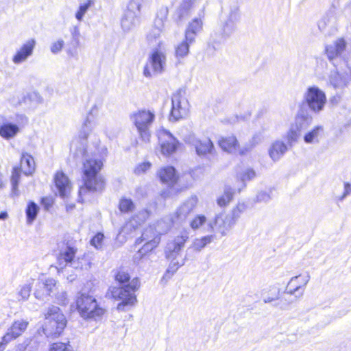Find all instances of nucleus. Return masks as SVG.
<instances>
[{
  "instance_id": "nucleus-18",
  "label": "nucleus",
  "mask_w": 351,
  "mask_h": 351,
  "mask_svg": "<svg viewBox=\"0 0 351 351\" xmlns=\"http://www.w3.org/2000/svg\"><path fill=\"white\" fill-rule=\"evenodd\" d=\"M36 45V41L34 38L27 40L16 51L15 54L12 57V62L15 64H20L25 62L30 56H32Z\"/></svg>"
},
{
  "instance_id": "nucleus-59",
  "label": "nucleus",
  "mask_w": 351,
  "mask_h": 351,
  "mask_svg": "<svg viewBox=\"0 0 351 351\" xmlns=\"http://www.w3.org/2000/svg\"><path fill=\"white\" fill-rule=\"evenodd\" d=\"M293 302V300H287L286 299H280V302L276 303L274 306L276 307L279 306L280 309H287L289 305Z\"/></svg>"
},
{
  "instance_id": "nucleus-55",
  "label": "nucleus",
  "mask_w": 351,
  "mask_h": 351,
  "mask_svg": "<svg viewBox=\"0 0 351 351\" xmlns=\"http://www.w3.org/2000/svg\"><path fill=\"white\" fill-rule=\"evenodd\" d=\"M151 167V163L149 162H145L140 164L134 169V173L136 175H141L146 172Z\"/></svg>"
},
{
  "instance_id": "nucleus-5",
  "label": "nucleus",
  "mask_w": 351,
  "mask_h": 351,
  "mask_svg": "<svg viewBox=\"0 0 351 351\" xmlns=\"http://www.w3.org/2000/svg\"><path fill=\"white\" fill-rule=\"evenodd\" d=\"M77 310L84 319H97L105 313L95 298L86 293H80L76 299Z\"/></svg>"
},
{
  "instance_id": "nucleus-8",
  "label": "nucleus",
  "mask_w": 351,
  "mask_h": 351,
  "mask_svg": "<svg viewBox=\"0 0 351 351\" xmlns=\"http://www.w3.org/2000/svg\"><path fill=\"white\" fill-rule=\"evenodd\" d=\"M304 102L311 112L317 114L324 109L326 96L317 86H309L304 95Z\"/></svg>"
},
{
  "instance_id": "nucleus-40",
  "label": "nucleus",
  "mask_w": 351,
  "mask_h": 351,
  "mask_svg": "<svg viewBox=\"0 0 351 351\" xmlns=\"http://www.w3.org/2000/svg\"><path fill=\"white\" fill-rule=\"evenodd\" d=\"M234 191L230 186H225L223 194L217 198V204L219 206H226L233 198Z\"/></svg>"
},
{
  "instance_id": "nucleus-12",
  "label": "nucleus",
  "mask_w": 351,
  "mask_h": 351,
  "mask_svg": "<svg viewBox=\"0 0 351 351\" xmlns=\"http://www.w3.org/2000/svg\"><path fill=\"white\" fill-rule=\"evenodd\" d=\"M28 324V322L23 319L14 321L1 339L0 351H3L9 342L21 336L27 329Z\"/></svg>"
},
{
  "instance_id": "nucleus-35",
  "label": "nucleus",
  "mask_w": 351,
  "mask_h": 351,
  "mask_svg": "<svg viewBox=\"0 0 351 351\" xmlns=\"http://www.w3.org/2000/svg\"><path fill=\"white\" fill-rule=\"evenodd\" d=\"M193 5V0H182L178 10V21H182L186 19L191 12Z\"/></svg>"
},
{
  "instance_id": "nucleus-51",
  "label": "nucleus",
  "mask_w": 351,
  "mask_h": 351,
  "mask_svg": "<svg viewBox=\"0 0 351 351\" xmlns=\"http://www.w3.org/2000/svg\"><path fill=\"white\" fill-rule=\"evenodd\" d=\"M134 208V203L130 199L123 198L120 200L119 209L121 212L132 211Z\"/></svg>"
},
{
  "instance_id": "nucleus-61",
  "label": "nucleus",
  "mask_w": 351,
  "mask_h": 351,
  "mask_svg": "<svg viewBox=\"0 0 351 351\" xmlns=\"http://www.w3.org/2000/svg\"><path fill=\"white\" fill-rule=\"evenodd\" d=\"M53 297H56L57 299V301L59 304H65L66 300V293L64 291H62L61 293H59L58 290L57 291V295H53Z\"/></svg>"
},
{
  "instance_id": "nucleus-38",
  "label": "nucleus",
  "mask_w": 351,
  "mask_h": 351,
  "mask_svg": "<svg viewBox=\"0 0 351 351\" xmlns=\"http://www.w3.org/2000/svg\"><path fill=\"white\" fill-rule=\"evenodd\" d=\"M39 206L33 201H30L25 209L27 223L32 224L37 217L39 212Z\"/></svg>"
},
{
  "instance_id": "nucleus-30",
  "label": "nucleus",
  "mask_w": 351,
  "mask_h": 351,
  "mask_svg": "<svg viewBox=\"0 0 351 351\" xmlns=\"http://www.w3.org/2000/svg\"><path fill=\"white\" fill-rule=\"evenodd\" d=\"M21 167L19 166H14L12 168L10 176V184H11V193L10 197L12 198L19 197L20 195V191L19 190V184L21 177Z\"/></svg>"
},
{
  "instance_id": "nucleus-9",
  "label": "nucleus",
  "mask_w": 351,
  "mask_h": 351,
  "mask_svg": "<svg viewBox=\"0 0 351 351\" xmlns=\"http://www.w3.org/2000/svg\"><path fill=\"white\" fill-rule=\"evenodd\" d=\"M154 118L155 115L153 112L145 110H140L133 115L134 123L141 138L144 142H148L149 141V127L154 121Z\"/></svg>"
},
{
  "instance_id": "nucleus-48",
  "label": "nucleus",
  "mask_w": 351,
  "mask_h": 351,
  "mask_svg": "<svg viewBox=\"0 0 351 351\" xmlns=\"http://www.w3.org/2000/svg\"><path fill=\"white\" fill-rule=\"evenodd\" d=\"M49 351H73V348L68 341L67 343L64 342H56L51 345Z\"/></svg>"
},
{
  "instance_id": "nucleus-27",
  "label": "nucleus",
  "mask_w": 351,
  "mask_h": 351,
  "mask_svg": "<svg viewBox=\"0 0 351 351\" xmlns=\"http://www.w3.org/2000/svg\"><path fill=\"white\" fill-rule=\"evenodd\" d=\"M227 39L228 38L224 36L220 29L213 32L208 41L207 52L210 55H214L219 46Z\"/></svg>"
},
{
  "instance_id": "nucleus-36",
  "label": "nucleus",
  "mask_w": 351,
  "mask_h": 351,
  "mask_svg": "<svg viewBox=\"0 0 351 351\" xmlns=\"http://www.w3.org/2000/svg\"><path fill=\"white\" fill-rule=\"evenodd\" d=\"M324 128L321 125L314 127L304 136V141L306 143H319V138L322 134Z\"/></svg>"
},
{
  "instance_id": "nucleus-62",
  "label": "nucleus",
  "mask_w": 351,
  "mask_h": 351,
  "mask_svg": "<svg viewBox=\"0 0 351 351\" xmlns=\"http://www.w3.org/2000/svg\"><path fill=\"white\" fill-rule=\"evenodd\" d=\"M41 204L45 209L48 210L53 204V199L51 197H44L41 199Z\"/></svg>"
},
{
  "instance_id": "nucleus-24",
  "label": "nucleus",
  "mask_w": 351,
  "mask_h": 351,
  "mask_svg": "<svg viewBox=\"0 0 351 351\" xmlns=\"http://www.w3.org/2000/svg\"><path fill=\"white\" fill-rule=\"evenodd\" d=\"M157 175L162 183L173 186L178 181L176 169L172 166H167L158 170Z\"/></svg>"
},
{
  "instance_id": "nucleus-10",
  "label": "nucleus",
  "mask_w": 351,
  "mask_h": 351,
  "mask_svg": "<svg viewBox=\"0 0 351 351\" xmlns=\"http://www.w3.org/2000/svg\"><path fill=\"white\" fill-rule=\"evenodd\" d=\"M149 65L152 69V73L154 74H160L163 73L166 65V56L165 53L156 49L150 54L148 62L143 69V75L146 77H151L152 76Z\"/></svg>"
},
{
  "instance_id": "nucleus-4",
  "label": "nucleus",
  "mask_w": 351,
  "mask_h": 351,
  "mask_svg": "<svg viewBox=\"0 0 351 351\" xmlns=\"http://www.w3.org/2000/svg\"><path fill=\"white\" fill-rule=\"evenodd\" d=\"M43 332L47 337H59L67 324V320L62 310L56 306H49L44 313Z\"/></svg>"
},
{
  "instance_id": "nucleus-41",
  "label": "nucleus",
  "mask_w": 351,
  "mask_h": 351,
  "mask_svg": "<svg viewBox=\"0 0 351 351\" xmlns=\"http://www.w3.org/2000/svg\"><path fill=\"white\" fill-rule=\"evenodd\" d=\"M193 43H189V41L186 40V37L184 38V40L180 43L178 46L176 47V56L178 59L184 58L189 53V48L191 45H192Z\"/></svg>"
},
{
  "instance_id": "nucleus-29",
  "label": "nucleus",
  "mask_w": 351,
  "mask_h": 351,
  "mask_svg": "<svg viewBox=\"0 0 351 351\" xmlns=\"http://www.w3.org/2000/svg\"><path fill=\"white\" fill-rule=\"evenodd\" d=\"M165 223L162 221H158L156 225L153 226H149L142 233V235L140 238H138L136 240L135 244L140 245L143 241H147L152 239L154 237V234H158L160 233V236L165 232L167 230L160 231L159 230V228L160 226L163 225Z\"/></svg>"
},
{
  "instance_id": "nucleus-7",
  "label": "nucleus",
  "mask_w": 351,
  "mask_h": 351,
  "mask_svg": "<svg viewBox=\"0 0 351 351\" xmlns=\"http://www.w3.org/2000/svg\"><path fill=\"white\" fill-rule=\"evenodd\" d=\"M141 0H131L121 19L124 32H130L140 23Z\"/></svg>"
},
{
  "instance_id": "nucleus-34",
  "label": "nucleus",
  "mask_w": 351,
  "mask_h": 351,
  "mask_svg": "<svg viewBox=\"0 0 351 351\" xmlns=\"http://www.w3.org/2000/svg\"><path fill=\"white\" fill-rule=\"evenodd\" d=\"M219 145L222 149L228 152H232L238 146V141L235 136L223 137L219 140Z\"/></svg>"
},
{
  "instance_id": "nucleus-57",
  "label": "nucleus",
  "mask_w": 351,
  "mask_h": 351,
  "mask_svg": "<svg viewBox=\"0 0 351 351\" xmlns=\"http://www.w3.org/2000/svg\"><path fill=\"white\" fill-rule=\"evenodd\" d=\"M256 202H267L271 199L270 195L265 191H261L256 195Z\"/></svg>"
},
{
  "instance_id": "nucleus-32",
  "label": "nucleus",
  "mask_w": 351,
  "mask_h": 351,
  "mask_svg": "<svg viewBox=\"0 0 351 351\" xmlns=\"http://www.w3.org/2000/svg\"><path fill=\"white\" fill-rule=\"evenodd\" d=\"M287 145L282 141H276L271 145L269 155L274 161H278L287 151Z\"/></svg>"
},
{
  "instance_id": "nucleus-46",
  "label": "nucleus",
  "mask_w": 351,
  "mask_h": 351,
  "mask_svg": "<svg viewBox=\"0 0 351 351\" xmlns=\"http://www.w3.org/2000/svg\"><path fill=\"white\" fill-rule=\"evenodd\" d=\"M256 176V174L255 171L251 168L247 169L243 173L238 175V178L241 180V182L242 189L245 187V182L247 181L252 180L254 178H255Z\"/></svg>"
},
{
  "instance_id": "nucleus-14",
  "label": "nucleus",
  "mask_w": 351,
  "mask_h": 351,
  "mask_svg": "<svg viewBox=\"0 0 351 351\" xmlns=\"http://www.w3.org/2000/svg\"><path fill=\"white\" fill-rule=\"evenodd\" d=\"M188 239V234L184 233L176 237L172 241L168 242L165 248V258L167 259L178 260L177 258L180 254Z\"/></svg>"
},
{
  "instance_id": "nucleus-45",
  "label": "nucleus",
  "mask_w": 351,
  "mask_h": 351,
  "mask_svg": "<svg viewBox=\"0 0 351 351\" xmlns=\"http://www.w3.org/2000/svg\"><path fill=\"white\" fill-rule=\"evenodd\" d=\"M168 13L169 10L167 7H161L157 12L154 21L155 25L164 27V22L167 20Z\"/></svg>"
},
{
  "instance_id": "nucleus-23",
  "label": "nucleus",
  "mask_w": 351,
  "mask_h": 351,
  "mask_svg": "<svg viewBox=\"0 0 351 351\" xmlns=\"http://www.w3.org/2000/svg\"><path fill=\"white\" fill-rule=\"evenodd\" d=\"M214 238V235H207L200 239H195L192 245L186 250L185 259L192 258L195 252H200L208 244L210 243Z\"/></svg>"
},
{
  "instance_id": "nucleus-63",
  "label": "nucleus",
  "mask_w": 351,
  "mask_h": 351,
  "mask_svg": "<svg viewBox=\"0 0 351 351\" xmlns=\"http://www.w3.org/2000/svg\"><path fill=\"white\" fill-rule=\"evenodd\" d=\"M16 120L18 123L25 124L28 122V119L25 114H17L16 115Z\"/></svg>"
},
{
  "instance_id": "nucleus-47",
  "label": "nucleus",
  "mask_w": 351,
  "mask_h": 351,
  "mask_svg": "<svg viewBox=\"0 0 351 351\" xmlns=\"http://www.w3.org/2000/svg\"><path fill=\"white\" fill-rule=\"evenodd\" d=\"M258 138L254 136L245 145L239 149V154L241 156L245 155L250 152L258 143Z\"/></svg>"
},
{
  "instance_id": "nucleus-44",
  "label": "nucleus",
  "mask_w": 351,
  "mask_h": 351,
  "mask_svg": "<svg viewBox=\"0 0 351 351\" xmlns=\"http://www.w3.org/2000/svg\"><path fill=\"white\" fill-rule=\"evenodd\" d=\"M300 133L301 132L291 125L286 135V140L289 147H292L298 141Z\"/></svg>"
},
{
  "instance_id": "nucleus-52",
  "label": "nucleus",
  "mask_w": 351,
  "mask_h": 351,
  "mask_svg": "<svg viewBox=\"0 0 351 351\" xmlns=\"http://www.w3.org/2000/svg\"><path fill=\"white\" fill-rule=\"evenodd\" d=\"M206 221V217L203 215H197L190 223L193 230H197Z\"/></svg>"
},
{
  "instance_id": "nucleus-42",
  "label": "nucleus",
  "mask_w": 351,
  "mask_h": 351,
  "mask_svg": "<svg viewBox=\"0 0 351 351\" xmlns=\"http://www.w3.org/2000/svg\"><path fill=\"white\" fill-rule=\"evenodd\" d=\"M246 205L244 203H239L227 216L231 220L234 226L240 218L241 215L246 210Z\"/></svg>"
},
{
  "instance_id": "nucleus-49",
  "label": "nucleus",
  "mask_w": 351,
  "mask_h": 351,
  "mask_svg": "<svg viewBox=\"0 0 351 351\" xmlns=\"http://www.w3.org/2000/svg\"><path fill=\"white\" fill-rule=\"evenodd\" d=\"M91 130H92L91 122L89 120V118L86 117V119H85V121L83 123L82 130L80 133V135H79L80 138L82 141H86Z\"/></svg>"
},
{
  "instance_id": "nucleus-56",
  "label": "nucleus",
  "mask_w": 351,
  "mask_h": 351,
  "mask_svg": "<svg viewBox=\"0 0 351 351\" xmlns=\"http://www.w3.org/2000/svg\"><path fill=\"white\" fill-rule=\"evenodd\" d=\"M31 292V287L28 285L23 286L19 292V295L21 297V299L26 300L28 299Z\"/></svg>"
},
{
  "instance_id": "nucleus-43",
  "label": "nucleus",
  "mask_w": 351,
  "mask_h": 351,
  "mask_svg": "<svg viewBox=\"0 0 351 351\" xmlns=\"http://www.w3.org/2000/svg\"><path fill=\"white\" fill-rule=\"evenodd\" d=\"M93 4V0H86L84 3H81L75 15L76 19L78 21H82L86 12Z\"/></svg>"
},
{
  "instance_id": "nucleus-54",
  "label": "nucleus",
  "mask_w": 351,
  "mask_h": 351,
  "mask_svg": "<svg viewBox=\"0 0 351 351\" xmlns=\"http://www.w3.org/2000/svg\"><path fill=\"white\" fill-rule=\"evenodd\" d=\"M104 237V236L102 233H97L90 240V244L97 249L100 248Z\"/></svg>"
},
{
  "instance_id": "nucleus-13",
  "label": "nucleus",
  "mask_w": 351,
  "mask_h": 351,
  "mask_svg": "<svg viewBox=\"0 0 351 351\" xmlns=\"http://www.w3.org/2000/svg\"><path fill=\"white\" fill-rule=\"evenodd\" d=\"M239 20V8L236 5L230 7L229 13L226 18L221 20L220 30L225 37L229 38L236 29V24Z\"/></svg>"
},
{
  "instance_id": "nucleus-64",
  "label": "nucleus",
  "mask_w": 351,
  "mask_h": 351,
  "mask_svg": "<svg viewBox=\"0 0 351 351\" xmlns=\"http://www.w3.org/2000/svg\"><path fill=\"white\" fill-rule=\"evenodd\" d=\"M280 289H278L277 294L274 297H267L263 300L264 303H269L280 298Z\"/></svg>"
},
{
  "instance_id": "nucleus-1",
  "label": "nucleus",
  "mask_w": 351,
  "mask_h": 351,
  "mask_svg": "<svg viewBox=\"0 0 351 351\" xmlns=\"http://www.w3.org/2000/svg\"><path fill=\"white\" fill-rule=\"evenodd\" d=\"M346 48L343 38H339L334 44L326 47L327 58L335 68L329 75L330 84L335 88H344L351 82V62L342 56Z\"/></svg>"
},
{
  "instance_id": "nucleus-53",
  "label": "nucleus",
  "mask_w": 351,
  "mask_h": 351,
  "mask_svg": "<svg viewBox=\"0 0 351 351\" xmlns=\"http://www.w3.org/2000/svg\"><path fill=\"white\" fill-rule=\"evenodd\" d=\"M64 42L62 39L51 44L50 49L52 53L57 54L60 52L64 47Z\"/></svg>"
},
{
  "instance_id": "nucleus-28",
  "label": "nucleus",
  "mask_w": 351,
  "mask_h": 351,
  "mask_svg": "<svg viewBox=\"0 0 351 351\" xmlns=\"http://www.w3.org/2000/svg\"><path fill=\"white\" fill-rule=\"evenodd\" d=\"M43 102V98L37 92L29 93L27 95H23L19 99L18 105H25L27 108H34L38 104Z\"/></svg>"
},
{
  "instance_id": "nucleus-39",
  "label": "nucleus",
  "mask_w": 351,
  "mask_h": 351,
  "mask_svg": "<svg viewBox=\"0 0 351 351\" xmlns=\"http://www.w3.org/2000/svg\"><path fill=\"white\" fill-rule=\"evenodd\" d=\"M38 348L39 343L36 339H26L16 346V351H38Z\"/></svg>"
},
{
  "instance_id": "nucleus-2",
  "label": "nucleus",
  "mask_w": 351,
  "mask_h": 351,
  "mask_svg": "<svg viewBox=\"0 0 351 351\" xmlns=\"http://www.w3.org/2000/svg\"><path fill=\"white\" fill-rule=\"evenodd\" d=\"M115 280L119 287H110L108 289L112 298L121 302L117 305V310L125 311L126 306H133L137 302L135 292L139 289L141 283L138 278L131 281L129 274L120 269L114 274Z\"/></svg>"
},
{
  "instance_id": "nucleus-60",
  "label": "nucleus",
  "mask_w": 351,
  "mask_h": 351,
  "mask_svg": "<svg viewBox=\"0 0 351 351\" xmlns=\"http://www.w3.org/2000/svg\"><path fill=\"white\" fill-rule=\"evenodd\" d=\"M351 193V184L348 182L344 183V192L343 195L339 197V199L343 201L348 195Z\"/></svg>"
},
{
  "instance_id": "nucleus-20",
  "label": "nucleus",
  "mask_w": 351,
  "mask_h": 351,
  "mask_svg": "<svg viewBox=\"0 0 351 351\" xmlns=\"http://www.w3.org/2000/svg\"><path fill=\"white\" fill-rule=\"evenodd\" d=\"M160 242V233L158 234H154L152 239L145 241V243L143 245V247L138 250L134 256V261L136 263L139 264V262L141 260H143L146 258L147 254L155 249L158 245Z\"/></svg>"
},
{
  "instance_id": "nucleus-16",
  "label": "nucleus",
  "mask_w": 351,
  "mask_h": 351,
  "mask_svg": "<svg viewBox=\"0 0 351 351\" xmlns=\"http://www.w3.org/2000/svg\"><path fill=\"white\" fill-rule=\"evenodd\" d=\"M76 252L75 247L66 246L58 257V265L62 268L69 265L75 269H82V264L80 262V258L75 259Z\"/></svg>"
},
{
  "instance_id": "nucleus-26",
  "label": "nucleus",
  "mask_w": 351,
  "mask_h": 351,
  "mask_svg": "<svg viewBox=\"0 0 351 351\" xmlns=\"http://www.w3.org/2000/svg\"><path fill=\"white\" fill-rule=\"evenodd\" d=\"M202 21L201 18H195L189 23L186 31L185 37L189 43H195L196 36L202 29Z\"/></svg>"
},
{
  "instance_id": "nucleus-17",
  "label": "nucleus",
  "mask_w": 351,
  "mask_h": 351,
  "mask_svg": "<svg viewBox=\"0 0 351 351\" xmlns=\"http://www.w3.org/2000/svg\"><path fill=\"white\" fill-rule=\"evenodd\" d=\"M58 285L53 278L46 279L45 282H39L38 289L34 293L37 299L44 300L47 296L53 297L57 295Z\"/></svg>"
},
{
  "instance_id": "nucleus-37",
  "label": "nucleus",
  "mask_w": 351,
  "mask_h": 351,
  "mask_svg": "<svg viewBox=\"0 0 351 351\" xmlns=\"http://www.w3.org/2000/svg\"><path fill=\"white\" fill-rule=\"evenodd\" d=\"M168 260L170 261V263L163 276V278H165V279L171 278L174 275V274L178 271V269L180 267H182L184 265L185 261L187 259H185V256H184L181 260V261H179L178 260H175V259H168Z\"/></svg>"
},
{
  "instance_id": "nucleus-11",
  "label": "nucleus",
  "mask_w": 351,
  "mask_h": 351,
  "mask_svg": "<svg viewBox=\"0 0 351 351\" xmlns=\"http://www.w3.org/2000/svg\"><path fill=\"white\" fill-rule=\"evenodd\" d=\"M158 141L161 153L169 156L176 152L180 144L178 140L168 130L162 129L158 132Z\"/></svg>"
},
{
  "instance_id": "nucleus-58",
  "label": "nucleus",
  "mask_w": 351,
  "mask_h": 351,
  "mask_svg": "<svg viewBox=\"0 0 351 351\" xmlns=\"http://www.w3.org/2000/svg\"><path fill=\"white\" fill-rule=\"evenodd\" d=\"M72 35V42L73 43V45L77 47L80 44V31L77 27H73L71 31Z\"/></svg>"
},
{
  "instance_id": "nucleus-15",
  "label": "nucleus",
  "mask_w": 351,
  "mask_h": 351,
  "mask_svg": "<svg viewBox=\"0 0 351 351\" xmlns=\"http://www.w3.org/2000/svg\"><path fill=\"white\" fill-rule=\"evenodd\" d=\"M186 143L194 147L195 152L199 156H204L208 154H212L214 150V145L209 138L200 140L193 134H190L186 137Z\"/></svg>"
},
{
  "instance_id": "nucleus-31",
  "label": "nucleus",
  "mask_w": 351,
  "mask_h": 351,
  "mask_svg": "<svg viewBox=\"0 0 351 351\" xmlns=\"http://www.w3.org/2000/svg\"><path fill=\"white\" fill-rule=\"evenodd\" d=\"M21 170L25 176H31L35 171V162L34 158L29 154H23L21 158Z\"/></svg>"
},
{
  "instance_id": "nucleus-22",
  "label": "nucleus",
  "mask_w": 351,
  "mask_h": 351,
  "mask_svg": "<svg viewBox=\"0 0 351 351\" xmlns=\"http://www.w3.org/2000/svg\"><path fill=\"white\" fill-rule=\"evenodd\" d=\"M210 226L213 230L215 228L222 235H226L227 232L234 226V224L227 215L220 213L216 215L214 222L210 223Z\"/></svg>"
},
{
  "instance_id": "nucleus-33",
  "label": "nucleus",
  "mask_w": 351,
  "mask_h": 351,
  "mask_svg": "<svg viewBox=\"0 0 351 351\" xmlns=\"http://www.w3.org/2000/svg\"><path fill=\"white\" fill-rule=\"evenodd\" d=\"M19 132L18 125L10 122H4L0 125V136L6 140L14 138Z\"/></svg>"
},
{
  "instance_id": "nucleus-50",
  "label": "nucleus",
  "mask_w": 351,
  "mask_h": 351,
  "mask_svg": "<svg viewBox=\"0 0 351 351\" xmlns=\"http://www.w3.org/2000/svg\"><path fill=\"white\" fill-rule=\"evenodd\" d=\"M163 27H158L154 24L153 28L151 29V31L147 36L148 41L152 43L154 40H156V39L160 37V35L162 31Z\"/></svg>"
},
{
  "instance_id": "nucleus-6",
  "label": "nucleus",
  "mask_w": 351,
  "mask_h": 351,
  "mask_svg": "<svg viewBox=\"0 0 351 351\" xmlns=\"http://www.w3.org/2000/svg\"><path fill=\"white\" fill-rule=\"evenodd\" d=\"M186 90L180 88L171 97V110L169 121H176L186 117L189 104L185 97Z\"/></svg>"
},
{
  "instance_id": "nucleus-21",
  "label": "nucleus",
  "mask_w": 351,
  "mask_h": 351,
  "mask_svg": "<svg viewBox=\"0 0 351 351\" xmlns=\"http://www.w3.org/2000/svg\"><path fill=\"white\" fill-rule=\"evenodd\" d=\"M313 121V117L303 106L299 109L295 117V124L292 126L300 132L306 130Z\"/></svg>"
},
{
  "instance_id": "nucleus-25",
  "label": "nucleus",
  "mask_w": 351,
  "mask_h": 351,
  "mask_svg": "<svg viewBox=\"0 0 351 351\" xmlns=\"http://www.w3.org/2000/svg\"><path fill=\"white\" fill-rule=\"evenodd\" d=\"M198 202L196 195H191L186 199L177 210L176 215L178 219L184 220L187 216L192 212L196 206Z\"/></svg>"
},
{
  "instance_id": "nucleus-3",
  "label": "nucleus",
  "mask_w": 351,
  "mask_h": 351,
  "mask_svg": "<svg viewBox=\"0 0 351 351\" xmlns=\"http://www.w3.org/2000/svg\"><path fill=\"white\" fill-rule=\"evenodd\" d=\"M82 155L85 158L83 163V182L80 188L79 196L88 192H101L105 187L104 178L99 174L103 163L100 160L88 158L86 148H83Z\"/></svg>"
},
{
  "instance_id": "nucleus-19",
  "label": "nucleus",
  "mask_w": 351,
  "mask_h": 351,
  "mask_svg": "<svg viewBox=\"0 0 351 351\" xmlns=\"http://www.w3.org/2000/svg\"><path fill=\"white\" fill-rule=\"evenodd\" d=\"M54 183L59 196L62 199L68 197L71 193V185L69 178L62 171H58L55 174Z\"/></svg>"
}]
</instances>
